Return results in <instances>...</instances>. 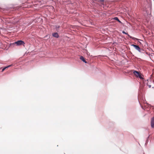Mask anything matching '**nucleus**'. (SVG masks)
Returning a JSON list of instances; mask_svg holds the SVG:
<instances>
[{"mask_svg": "<svg viewBox=\"0 0 154 154\" xmlns=\"http://www.w3.org/2000/svg\"><path fill=\"white\" fill-rule=\"evenodd\" d=\"M134 75L136 76L137 77H139L140 79H142L143 78L142 77L141 73L140 72H139L137 71L134 70H133L132 71Z\"/></svg>", "mask_w": 154, "mask_h": 154, "instance_id": "obj_1", "label": "nucleus"}, {"mask_svg": "<svg viewBox=\"0 0 154 154\" xmlns=\"http://www.w3.org/2000/svg\"><path fill=\"white\" fill-rule=\"evenodd\" d=\"M15 44H17V45H22L25 44L24 42L21 40L18 41L14 43Z\"/></svg>", "mask_w": 154, "mask_h": 154, "instance_id": "obj_2", "label": "nucleus"}, {"mask_svg": "<svg viewBox=\"0 0 154 154\" xmlns=\"http://www.w3.org/2000/svg\"><path fill=\"white\" fill-rule=\"evenodd\" d=\"M131 46L134 47L135 48L136 50H138L140 52V51H141L140 48L138 46L136 45H135L134 44L132 45Z\"/></svg>", "mask_w": 154, "mask_h": 154, "instance_id": "obj_3", "label": "nucleus"}, {"mask_svg": "<svg viewBox=\"0 0 154 154\" xmlns=\"http://www.w3.org/2000/svg\"><path fill=\"white\" fill-rule=\"evenodd\" d=\"M151 125L152 128H154V117L151 119Z\"/></svg>", "mask_w": 154, "mask_h": 154, "instance_id": "obj_4", "label": "nucleus"}, {"mask_svg": "<svg viewBox=\"0 0 154 154\" xmlns=\"http://www.w3.org/2000/svg\"><path fill=\"white\" fill-rule=\"evenodd\" d=\"M52 35L54 37H56L57 38H58L59 37L58 34L57 32L54 33H53Z\"/></svg>", "mask_w": 154, "mask_h": 154, "instance_id": "obj_5", "label": "nucleus"}, {"mask_svg": "<svg viewBox=\"0 0 154 154\" xmlns=\"http://www.w3.org/2000/svg\"><path fill=\"white\" fill-rule=\"evenodd\" d=\"M80 59L82 60L84 62L86 63H87V62L86 61V60H85L84 58V57L82 56H81L80 57Z\"/></svg>", "mask_w": 154, "mask_h": 154, "instance_id": "obj_6", "label": "nucleus"}, {"mask_svg": "<svg viewBox=\"0 0 154 154\" xmlns=\"http://www.w3.org/2000/svg\"><path fill=\"white\" fill-rule=\"evenodd\" d=\"M11 66V65H9V66H6V67H5L4 68L2 69L1 72H3L6 68H7L10 67Z\"/></svg>", "mask_w": 154, "mask_h": 154, "instance_id": "obj_7", "label": "nucleus"}, {"mask_svg": "<svg viewBox=\"0 0 154 154\" xmlns=\"http://www.w3.org/2000/svg\"><path fill=\"white\" fill-rule=\"evenodd\" d=\"M114 20H116L117 21H118L119 23H122V22L121 21H120L119 20V19L117 17H114L113 19Z\"/></svg>", "mask_w": 154, "mask_h": 154, "instance_id": "obj_8", "label": "nucleus"}, {"mask_svg": "<svg viewBox=\"0 0 154 154\" xmlns=\"http://www.w3.org/2000/svg\"><path fill=\"white\" fill-rule=\"evenodd\" d=\"M128 36H129L130 38H131L134 40H135V39H136L137 40H138V39L136 38H135L134 37H132L130 35H128Z\"/></svg>", "mask_w": 154, "mask_h": 154, "instance_id": "obj_9", "label": "nucleus"}, {"mask_svg": "<svg viewBox=\"0 0 154 154\" xmlns=\"http://www.w3.org/2000/svg\"><path fill=\"white\" fill-rule=\"evenodd\" d=\"M122 33L124 34H125L126 35H129L128 33H126L125 31H122Z\"/></svg>", "mask_w": 154, "mask_h": 154, "instance_id": "obj_10", "label": "nucleus"}, {"mask_svg": "<svg viewBox=\"0 0 154 154\" xmlns=\"http://www.w3.org/2000/svg\"><path fill=\"white\" fill-rule=\"evenodd\" d=\"M147 85L148 86L149 88H150L151 87V85H148V84H147Z\"/></svg>", "mask_w": 154, "mask_h": 154, "instance_id": "obj_11", "label": "nucleus"}, {"mask_svg": "<svg viewBox=\"0 0 154 154\" xmlns=\"http://www.w3.org/2000/svg\"><path fill=\"white\" fill-rule=\"evenodd\" d=\"M100 1L101 2H103L104 1V0H100Z\"/></svg>", "mask_w": 154, "mask_h": 154, "instance_id": "obj_12", "label": "nucleus"}]
</instances>
